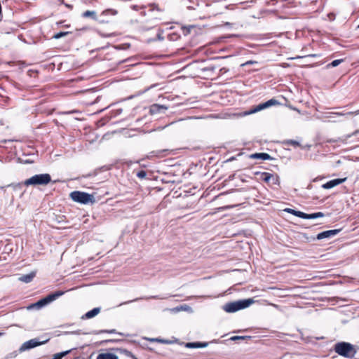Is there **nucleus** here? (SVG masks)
I'll use <instances>...</instances> for the list:
<instances>
[{
    "label": "nucleus",
    "instance_id": "4c0bfd02",
    "mask_svg": "<svg viewBox=\"0 0 359 359\" xmlns=\"http://www.w3.org/2000/svg\"><path fill=\"white\" fill-rule=\"evenodd\" d=\"M358 133H359V131H358V130H357V131L354 132L352 135H348V137H351L352 135H356V134H358Z\"/></svg>",
    "mask_w": 359,
    "mask_h": 359
},
{
    "label": "nucleus",
    "instance_id": "5701e85b",
    "mask_svg": "<svg viewBox=\"0 0 359 359\" xmlns=\"http://www.w3.org/2000/svg\"><path fill=\"white\" fill-rule=\"evenodd\" d=\"M343 61H344L343 59L334 60L331 63L327 65V67H335L338 66L339 65H340Z\"/></svg>",
    "mask_w": 359,
    "mask_h": 359
},
{
    "label": "nucleus",
    "instance_id": "1a4fd4ad",
    "mask_svg": "<svg viewBox=\"0 0 359 359\" xmlns=\"http://www.w3.org/2000/svg\"><path fill=\"white\" fill-rule=\"evenodd\" d=\"M339 231H340L339 229H332V230L324 231L323 232L319 233L317 235L316 238L318 240H322L324 238H331V237L336 236Z\"/></svg>",
    "mask_w": 359,
    "mask_h": 359
},
{
    "label": "nucleus",
    "instance_id": "9b49d317",
    "mask_svg": "<svg viewBox=\"0 0 359 359\" xmlns=\"http://www.w3.org/2000/svg\"><path fill=\"white\" fill-rule=\"evenodd\" d=\"M250 158L259 159L262 161L271 160L273 158L267 153H255L250 156Z\"/></svg>",
    "mask_w": 359,
    "mask_h": 359
},
{
    "label": "nucleus",
    "instance_id": "0eeeda50",
    "mask_svg": "<svg viewBox=\"0 0 359 359\" xmlns=\"http://www.w3.org/2000/svg\"><path fill=\"white\" fill-rule=\"evenodd\" d=\"M358 115L359 114V109L355 111H349L347 113L343 112H325L323 115V118H328L329 121L331 122H337V121L334 119L335 117L337 116H346L348 115Z\"/></svg>",
    "mask_w": 359,
    "mask_h": 359
},
{
    "label": "nucleus",
    "instance_id": "58836bf2",
    "mask_svg": "<svg viewBox=\"0 0 359 359\" xmlns=\"http://www.w3.org/2000/svg\"><path fill=\"white\" fill-rule=\"evenodd\" d=\"M117 340H114V339H110V340H108L107 341V342H114V341H116Z\"/></svg>",
    "mask_w": 359,
    "mask_h": 359
},
{
    "label": "nucleus",
    "instance_id": "e433bc0d",
    "mask_svg": "<svg viewBox=\"0 0 359 359\" xmlns=\"http://www.w3.org/2000/svg\"><path fill=\"white\" fill-rule=\"evenodd\" d=\"M66 334H81V331L77 330V331H74V332H66Z\"/></svg>",
    "mask_w": 359,
    "mask_h": 359
},
{
    "label": "nucleus",
    "instance_id": "ea45409f",
    "mask_svg": "<svg viewBox=\"0 0 359 359\" xmlns=\"http://www.w3.org/2000/svg\"><path fill=\"white\" fill-rule=\"evenodd\" d=\"M4 334L3 332H0V336H2Z\"/></svg>",
    "mask_w": 359,
    "mask_h": 359
},
{
    "label": "nucleus",
    "instance_id": "473e14b6",
    "mask_svg": "<svg viewBox=\"0 0 359 359\" xmlns=\"http://www.w3.org/2000/svg\"><path fill=\"white\" fill-rule=\"evenodd\" d=\"M142 298H136L133 300H130V301H128V302H123V303H121L120 304V306L123 305V304H129L130 302H136V301H138L139 299H141Z\"/></svg>",
    "mask_w": 359,
    "mask_h": 359
},
{
    "label": "nucleus",
    "instance_id": "dca6fc26",
    "mask_svg": "<svg viewBox=\"0 0 359 359\" xmlns=\"http://www.w3.org/2000/svg\"><path fill=\"white\" fill-rule=\"evenodd\" d=\"M97 359H118V357L111 353H100L97 356Z\"/></svg>",
    "mask_w": 359,
    "mask_h": 359
},
{
    "label": "nucleus",
    "instance_id": "6ab92c4d",
    "mask_svg": "<svg viewBox=\"0 0 359 359\" xmlns=\"http://www.w3.org/2000/svg\"><path fill=\"white\" fill-rule=\"evenodd\" d=\"M264 109H266V107L264 106V102L260 103L259 104L255 106L253 109H250V111L248 114H250L256 113V112H258Z\"/></svg>",
    "mask_w": 359,
    "mask_h": 359
},
{
    "label": "nucleus",
    "instance_id": "9d476101",
    "mask_svg": "<svg viewBox=\"0 0 359 359\" xmlns=\"http://www.w3.org/2000/svg\"><path fill=\"white\" fill-rule=\"evenodd\" d=\"M168 109V107L165 105H161L158 104H154L151 105L149 112L151 114L154 115L159 113H164Z\"/></svg>",
    "mask_w": 359,
    "mask_h": 359
},
{
    "label": "nucleus",
    "instance_id": "6e6552de",
    "mask_svg": "<svg viewBox=\"0 0 359 359\" xmlns=\"http://www.w3.org/2000/svg\"><path fill=\"white\" fill-rule=\"evenodd\" d=\"M346 180V177L334 179V180H330L327 182L323 184L322 185V188H323L325 189H332L339 184H342Z\"/></svg>",
    "mask_w": 359,
    "mask_h": 359
},
{
    "label": "nucleus",
    "instance_id": "f03ea898",
    "mask_svg": "<svg viewBox=\"0 0 359 359\" xmlns=\"http://www.w3.org/2000/svg\"><path fill=\"white\" fill-rule=\"evenodd\" d=\"M334 351L345 358H351L356 353L354 346L348 342L341 341L334 344Z\"/></svg>",
    "mask_w": 359,
    "mask_h": 359
},
{
    "label": "nucleus",
    "instance_id": "39448f33",
    "mask_svg": "<svg viewBox=\"0 0 359 359\" xmlns=\"http://www.w3.org/2000/svg\"><path fill=\"white\" fill-rule=\"evenodd\" d=\"M69 196L72 201L81 204H93L95 201L93 195L86 192L74 191Z\"/></svg>",
    "mask_w": 359,
    "mask_h": 359
},
{
    "label": "nucleus",
    "instance_id": "2eb2a0df",
    "mask_svg": "<svg viewBox=\"0 0 359 359\" xmlns=\"http://www.w3.org/2000/svg\"><path fill=\"white\" fill-rule=\"evenodd\" d=\"M324 216H325L324 213H323L321 212H314V213H311V214H307V213L304 212L303 219H311L323 217Z\"/></svg>",
    "mask_w": 359,
    "mask_h": 359
},
{
    "label": "nucleus",
    "instance_id": "bb28decb",
    "mask_svg": "<svg viewBox=\"0 0 359 359\" xmlns=\"http://www.w3.org/2000/svg\"><path fill=\"white\" fill-rule=\"evenodd\" d=\"M270 182L273 184H279L280 180H279L278 176H277V175L275 176V175H272V177H271Z\"/></svg>",
    "mask_w": 359,
    "mask_h": 359
},
{
    "label": "nucleus",
    "instance_id": "a878e982",
    "mask_svg": "<svg viewBox=\"0 0 359 359\" xmlns=\"http://www.w3.org/2000/svg\"><path fill=\"white\" fill-rule=\"evenodd\" d=\"M285 144L287 145H292L294 147H298L300 145L299 142L292 140H289L286 141Z\"/></svg>",
    "mask_w": 359,
    "mask_h": 359
},
{
    "label": "nucleus",
    "instance_id": "f8f14e48",
    "mask_svg": "<svg viewBox=\"0 0 359 359\" xmlns=\"http://www.w3.org/2000/svg\"><path fill=\"white\" fill-rule=\"evenodd\" d=\"M100 312V308L96 307L86 312L82 317V319H90L96 316Z\"/></svg>",
    "mask_w": 359,
    "mask_h": 359
},
{
    "label": "nucleus",
    "instance_id": "cd10ccee",
    "mask_svg": "<svg viewBox=\"0 0 359 359\" xmlns=\"http://www.w3.org/2000/svg\"><path fill=\"white\" fill-rule=\"evenodd\" d=\"M136 175L140 179H144L147 177V172L144 170H140L137 172Z\"/></svg>",
    "mask_w": 359,
    "mask_h": 359
},
{
    "label": "nucleus",
    "instance_id": "c9c22d12",
    "mask_svg": "<svg viewBox=\"0 0 359 359\" xmlns=\"http://www.w3.org/2000/svg\"><path fill=\"white\" fill-rule=\"evenodd\" d=\"M149 340L151 341H157V342L161 343V338H151V339H149Z\"/></svg>",
    "mask_w": 359,
    "mask_h": 359
},
{
    "label": "nucleus",
    "instance_id": "2f4dec72",
    "mask_svg": "<svg viewBox=\"0 0 359 359\" xmlns=\"http://www.w3.org/2000/svg\"><path fill=\"white\" fill-rule=\"evenodd\" d=\"M172 343H173L172 341H170L168 339H161V344H171Z\"/></svg>",
    "mask_w": 359,
    "mask_h": 359
},
{
    "label": "nucleus",
    "instance_id": "f3484780",
    "mask_svg": "<svg viewBox=\"0 0 359 359\" xmlns=\"http://www.w3.org/2000/svg\"><path fill=\"white\" fill-rule=\"evenodd\" d=\"M285 212H287V213H290L294 216H297L298 217H300V218H302L303 219V217H304V212H301V211H299V210H294V209H292V208H285L284 210Z\"/></svg>",
    "mask_w": 359,
    "mask_h": 359
},
{
    "label": "nucleus",
    "instance_id": "393cba45",
    "mask_svg": "<svg viewBox=\"0 0 359 359\" xmlns=\"http://www.w3.org/2000/svg\"><path fill=\"white\" fill-rule=\"evenodd\" d=\"M262 175L264 176L263 180L264 182H271V177H272V174L269 173V172H264L262 174Z\"/></svg>",
    "mask_w": 359,
    "mask_h": 359
},
{
    "label": "nucleus",
    "instance_id": "20e7f679",
    "mask_svg": "<svg viewBox=\"0 0 359 359\" xmlns=\"http://www.w3.org/2000/svg\"><path fill=\"white\" fill-rule=\"evenodd\" d=\"M51 181V177L48 173L37 174L24 182L25 186L47 185Z\"/></svg>",
    "mask_w": 359,
    "mask_h": 359
},
{
    "label": "nucleus",
    "instance_id": "aec40b11",
    "mask_svg": "<svg viewBox=\"0 0 359 359\" xmlns=\"http://www.w3.org/2000/svg\"><path fill=\"white\" fill-rule=\"evenodd\" d=\"M264 106H265V107L266 109V108L270 107L271 106L279 104L280 103H279V102L277 100H276L274 98H272V99H270L268 101L264 102Z\"/></svg>",
    "mask_w": 359,
    "mask_h": 359
},
{
    "label": "nucleus",
    "instance_id": "412c9836",
    "mask_svg": "<svg viewBox=\"0 0 359 359\" xmlns=\"http://www.w3.org/2000/svg\"><path fill=\"white\" fill-rule=\"evenodd\" d=\"M118 351L127 357H130L133 359H137V358L129 351L124 349V348H118Z\"/></svg>",
    "mask_w": 359,
    "mask_h": 359
},
{
    "label": "nucleus",
    "instance_id": "7c9ffc66",
    "mask_svg": "<svg viewBox=\"0 0 359 359\" xmlns=\"http://www.w3.org/2000/svg\"><path fill=\"white\" fill-rule=\"evenodd\" d=\"M250 337H245V336H233L232 337H231V340L232 341H236V340H239V339H244L245 338H249Z\"/></svg>",
    "mask_w": 359,
    "mask_h": 359
},
{
    "label": "nucleus",
    "instance_id": "f704fd0d",
    "mask_svg": "<svg viewBox=\"0 0 359 359\" xmlns=\"http://www.w3.org/2000/svg\"><path fill=\"white\" fill-rule=\"evenodd\" d=\"M100 332H107V333H115L116 332V330H101Z\"/></svg>",
    "mask_w": 359,
    "mask_h": 359
},
{
    "label": "nucleus",
    "instance_id": "c756f323",
    "mask_svg": "<svg viewBox=\"0 0 359 359\" xmlns=\"http://www.w3.org/2000/svg\"><path fill=\"white\" fill-rule=\"evenodd\" d=\"M165 297H161L159 295H155V296H150V297H146L145 299H165Z\"/></svg>",
    "mask_w": 359,
    "mask_h": 359
},
{
    "label": "nucleus",
    "instance_id": "423d86ee",
    "mask_svg": "<svg viewBox=\"0 0 359 359\" xmlns=\"http://www.w3.org/2000/svg\"><path fill=\"white\" fill-rule=\"evenodd\" d=\"M48 340L49 339H46L44 341H39V339H37V338L32 339L29 341L24 342L20 347L19 351L20 353H22L25 351L34 348L40 345L45 344L46 343H47L48 341Z\"/></svg>",
    "mask_w": 359,
    "mask_h": 359
},
{
    "label": "nucleus",
    "instance_id": "f257e3e1",
    "mask_svg": "<svg viewBox=\"0 0 359 359\" xmlns=\"http://www.w3.org/2000/svg\"><path fill=\"white\" fill-rule=\"evenodd\" d=\"M253 302L254 300L251 298L239 299L235 302L225 304L223 306V309L226 313H234L239 310L249 307Z\"/></svg>",
    "mask_w": 359,
    "mask_h": 359
},
{
    "label": "nucleus",
    "instance_id": "a211bd4d",
    "mask_svg": "<svg viewBox=\"0 0 359 359\" xmlns=\"http://www.w3.org/2000/svg\"><path fill=\"white\" fill-rule=\"evenodd\" d=\"M82 16L83 18H91L93 20H97V14L94 11H86L83 13Z\"/></svg>",
    "mask_w": 359,
    "mask_h": 359
},
{
    "label": "nucleus",
    "instance_id": "4468645a",
    "mask_svg": "<svg viewBox=\"0 0 359 359\" xmlns=\"http://www.w3.org/2000/svg\"><path fill=\"white\" fill-rule=\"evenodd\" d=\"M36 276V272L34 271H32L28 274H25V275H22L21 276L18 280L21 282H23V283H29L30 282L32 281V280L34 279V278Z\"/></svg>",
    "mask_w": 359,
    "mask_h": 359
},
{
    "label": "nucleus",
    "instance_id": "72a5a7b5",
    "mask_svg": "<svg viewBox=\"0 0 359 359\" xmlns=\"http://www.w3.org/2000/svg\"><path fill=\"white\" fill-rule=\"evenodd\" d=\"M255 63H257V62L256 61H253V60H248V61H247L245 63H244L242 65L243 66H245V65H252V64H255Z\"/></svg>",
    "mask_w": 359,
    "mask_h": 359
},
{
    "label": "nucleus",
    "instance_id": "c85d7f7f",
    "mask_svg": "<svg viewBox=\"0 0 359 359\" xmlns=\"http://www.w3.org/2000/svg\"><path fill=\"white\" fill-rule=\"evenodd\" d=\"M23 184H24V182L23 183H18V184H8V187H12L14 189H21Z\"/></svg>",
    "mask_w": 359,
    "mask_h": 359
},
{
    "label": "nucleus",
    "instance_id": "a19ab883",
    "mask_svg": "<svg viewBox=\"0 0 359 359\" xmlns=\"http://www.w3.org/2000/svg\"><path fill=\"white\" fill-rule=\"evenodd\" d=\"M357 29H359V25H358Z\"/></svg>",
    "mask_w": 359,
    "mask_h": 359
},
{
    "label": "nucleus",
    "instance_id": "4be33fe9",
    "mask_svg": "<svg viewBox=\"0 0 359 359\" xmlns=\"http://www.w3.org/2000/svg\"><path fill=\"white\" fill-rule=\"evenodd\" d=\"M71 351H72V350H68V351H62V352L56 353L53 355V359H62L64 356L69 354Z\"/></svg>",
    "mask_w": 359,
    "mask_h": 359
},
{
    "label": "nucleus",
    "instance_id": "7ed1b4c3",
    "mask_svg": "<svg viewBox=\"0 0 359 359\" xmlns=\"http://www.w3.org/2000/svg\"><path fill=\"white\" fill-rule=\"evenodd\" d=\"M64 293H65V292L60 291V290L56 291L53 293H50L48 295H47L46 297H45L44 298L39 299L36 303L32 304L31 305H29L27 307V309H41L43 308L44 306H47L48 304H49L50 303H51L52 302L55 301L56 299H57L58 297L62 296Z\"/></svg>",
    "mask_w": 359,
    "mask_h": 359
},
{
    "label": "nucleus",
    "instance_id": "b1692460",
    "mask_svg": "<svg viewBox=\"0 0 359 359\" xmlns=\"http://www.w3.org/2000/svg\"><path fill=\"white\" fill-rule=\"evenodd\" d=\"M69 32H60L57 34H55L54 36H53V38L55 39H60L65 36H67V34H69Z\"/></svg>",
    "mask_w": 359,
    "mask_h": 359
},
{
    "label": "nucleus",
    "instance_id": "ddd939ff",
    "mask_svg": "<svg viewBox=\"0 0 359 359\" xmlns=\"http://www.w3.org/2000/svg\"><path fill=\"white\" fill-rule=\"evenodd\" d=\"M186 348H205L208 346L206 342H188L184 344Z\"/></svg>",
    "mask_w": 359,
    "mask_h": 359
}]
</instances>
